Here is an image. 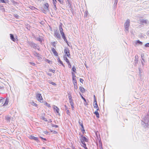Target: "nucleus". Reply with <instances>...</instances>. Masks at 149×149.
<instances>
[{"mask_svg": "<svg viewBox=\"0 0 149 149\" xmlns=\"http://www.w3.org/2000/svg\"><path fill=\"white\" fill-rule=\"evenodd\" d=\"M141 123L143 125L145 124L144 127H148L149 125V117L148 116H146L144 119L143 121H142Z\"/></svg>", "mask_w": 149, "mask_h": 149, "instance_id": "nucleus-1", "label": "nucleus"}, {"mask_svg": "<svg viewBox=\"0 0 149 149\" xmlns=\"http://www.w3.org/2000/svg\"><path fill=\"white\" fill-rule=\"evenodd\" d=\"M130 20L129 19H127L125 23V31L126 30L127 31H129V27L130 25Z\"/></svg>", "mask_w": 149, "mask_h": 149, "instance_id": "nucleus-2", "label": "nucleus"}, {"mask_svg": "<svg viewBox=\"0 0 149 149\" xmlns=\"http://www.w3.org/2000/svg\"><path fill=\"white\" fill-rule=\"evenodd\" d=\"M27 43L31 47L35 49H36V47H37V44L30 41H28Z\"/></svg>", "mask_w": 149, "mask_h": 149, "instance_id": "nucleus-3", "label": "nucleus"}, {"mask_svg": "<svg viewBox=\"0 0 149 149\" xmlns=\"http://www.w3.org/2000/svg\"><path fill=\"white\" fill-rule=\"evenodd\" d=\"M81 138L80 139V141L81 143L82 144H84L85 143V142H87L88 141V139L85 136L83 135H81Z\"/></svg>", "mask_w": 149, "mask_h": 149, "instance_id": "nucleus-4", "label": "nucleus"}, {"mask_svg": "<svg viewBox=\"0 0 149 149\" xmlns=\"http://www.w3.org/2000/svg\"><path fill=\"white\" fill-rule=\"evenodd\" d=\"M36 97L37 99L40 102H43V99L40 93H38L36 94Z\"/></svg>", "mask_w": 149, "mask_h": 149, "instance_id": "nucleus-5", "label": "nucleus"}, {"mask_svg": "<svg viewBox=\"0 0 149 149\" xmlns=\"http://www.w3.org/2000/svg\"><path fill=\"white\" fill-rule=\"evenodd\" d=\"M54 34L55 35V36L57 38L59 39L61 38V37L58 30L56 29L55 30Z\"/></svg>", "mask_w": 149, "mask_h": 149, "instance_id": "nucleus-6", "label": "nucleus"}, {"mask_svg": "<svg viewBox=\"0 0 149 149\" xmlns=\"http://www.w3.org/2000/svg\"><path fill=\"white\" fill-rule=\"evenodd\" d=\"M64 52L66 55V56L68 57L70 56V50L68 48H65L64 50Z\"/></svg>", "mask_w": 149, "mask_h": 149, "instance_id": "nucleus-7", "label": "nucleus"}, {"mask_svg": "<svg viewBox=\"0 0 149 149\" xmlns=\"http://www.w3.org/2000/svg\"><path fill=\"white\" fill-rule=\"evenodd\" d=\"M61 34L62 38L64 40L65 42L68 44V41L66 39V36L65 33L64 32L62 33H61Z\"/></svg>", "mask_w": 149, "mask_h": 149, "instance_id": "nucleus-8", "label": "nucleus"}, {"mask_svg": "<svg viewBox=\"0 0 149 149\" xmlns=\"http://www.w3.org/2000/svg\"><path fill=\"white\" fill-rule=\"evenodd\" d=\"M73 84L74 85V89H77L78 87L77 86V81L76 79H74V80H73Z\"/></svg>", "mask_w": 149, "mask_h": 149, "instance_id": "nucleus-9", "label": "nucleus"}, {"mask_svg": "<svg viewBox=\"0 0 149 149\" xmlns=\"http://www.w3.org/2000/svg\"><path fill=\"white\" fill-rule=\"evenodd\" d=\"M30 139H33L35 141H36L37 142H38L39 140L38 139V138L33 136L31 135L30 136Z\"/></svg>", "mask_w": 149, "mask_h": 149, "instance_id": "nucleus-10", "label": "nucleus"}, {"mask_svg": "<svg viewBox=\"0 0 149 149\" xmlns=\"http://www.w3.org/2000/svg\"><path fill=\"white\" fill-rule=\"evenodd\" d=\"M33 54L35 56L38 57L39 59L40 58H41L40 57V54L39 53L37 52H33Z\"/></svg>", "mask_w": 149, "mask_h": 149, "instance_id": "nucleus-11", "label": "nucleus"}, {"mask_svg": "<svg viewBox=\"0 0 149 149\" xmlns=\"http://www.w3.org/2000/svg\"><path fill=\"white\" fill-rule=\"evenodd\" d=\"M79 125L81 126V128L82 129V130H81V131L83 132V133H84L83 132H85V130H84V126H83V124L82 123V121H79Z\"/></svg>", "mask_w": 149, "mask_h": 149, "instance_id": "nucleus-12", "label": "nucleus"}, {"mask_svg": "<svg viewBox=\"0 0 149 149\" xmlns=\"http://www.w3.org/2000/svg\"><path fill=\"white\" fill-rule=\"evenodd\" d=\"M51 50L52 52L55 56H58V54L54 48H51Z\"/></svg>", "mask_w": 149, "mask_h": 149, "instance_id": "nucleus-13", "label": "nucleus"}, {"mask_svg": "<svg viewBox=\"0 0 149 149\" xmlns=\"http://www.w3.org/2000/svg\"><path fill=\"white\" fill-rule=\"evenodd\" d=\"M54 109L55 111L59 115V108L57 106H54Z\"/></svg>", "mask_w": 149, "mask_h": 149, "instance_id": "nucleus-14", "label": "nucleus"}, {"mask_svg": "<svg viewBox=\"0 0 149 149\" xmlns=\"http://www.w3.org/2000/svg\"><path fill=\"white\" fill-rule=\"evenodd\" d=\"M62 24H61L59 25V29L60 32V33H62L63 32V29L62 28Z\"/></svg>", "mask_w": 149, "mask_h": 149, "instance_id": "nucleus-15", "label": "nucleus"}, {"mask_svg": "<svg viewBox=\"0 0 149 149\" xmlns=\"http://www.w3.org/2000/svg\"><path fill=\"white\" fill-rule=\"evenodd\" d=\"M79 94L81 96V98L84 100V104H85V105L86 106L87 105L88 103H87V102H86V99L84 97H83L81 95V93H79Z\"/></svg>", "mask_w": 149, "mask_h": 149, "instance_id": "nucleus-16", "label": "nucleus"}, {"mask_svg": "<svg viewBox=\"0 0 149 149\" xmlns=\"http://www.w3.org/2000/svg\"><path fill=\"white\" fill-rule=\"evenodd\" d=\"M44 8L46 10H49V5L47 3H46L44 4Z\"/></svg>", "mask_w": 149, "mask_h": 149, "instance_id": "nucleus-17", "label": "nucleus"}, {"mask_svg": "<svg viewBox=\"0 0 149 149\" xmlns=\"http://www.w3.org/2000/svg\"><path fill=\"white\" fill-rule=\"evenodd\" d=\"M93 106L94 108H96L98 107V106L96 100L94 101Z\"/></svg>", "mask_w": 149, "mask_h": 149, "instance_id": "nucleus-18", "label": "nucleus"}, {"mask_svg": "<svg viewBox=\"0 0 149 149\" xmlns=\"http://www.w3.org/2000/svg\"><path fill=\"white\" fill-rule=\"evenodd\" d=\"M10 39L13 41L15 42V39L14 38V35L12 34H10Z\"/></svg>", "mask_w": 149, "mask_h": 149, "instance_id": "nucleus-19", "label": "nucleus"}, {"mask_svg": "<svg viewBox=\"0 0 149 149\" xmlns=\"http://www.w3.org/2000/svg\"><path fill=\"white\" fill-rule=\"evenodd\" d=\"M63 58L64 60L66 61V62L68 63H69L70 61L66 57V55H65L63 56Z\"/></svg>", "mask_w": 149, "mask_h": 149, "instance_id": "nucleus-20", "label": "nucleus"}, {"mask_svg": "<svg viewBox=\"0 0 149 149\" xmlns=\"http://www.w3.org/2000/svg\"><path fill=\"white\" fill-rule=\"evenodd\" d=\"M57 60L58 62L61 64L64 67H65V65L63 64L62 61L59 58H58Z\"/></svg>", "mask_w": 149, "mask_h": 149, "instance_id": "nucleus-21", "label": "nucleus"}, {"mask_svg": "<svg viewBox=\"0 0 149 149\" xmlns=\"http://www.w3.org/2000/svg\"><path fill=\"white\" fill-rule=\"evenodd\" d=\"M36 39L41 43L42 42V40L40 38V36H39L38 37L36 38Z\"/></svg>", "mask_w": 149, "mask_h": 149, "instance_id": "nucleus-22", "label": "nucleus"}, {"mask_svg": "<svg viewBox=\"0 0 149 149\" xmlns=\"http://www.w3.org/2000/svg\"><path fill=\"white\" fill-rule=\"evenodd\" d=\"M80 90L82 93H84L85 91V89L82 86L79 87Z\"/></svg>", "mask_w": 149, "mask_h": 149, "instance_id": "nucleus-23", "label": "nucleus"}, {"mask_svg": "<svg viewBox=\"0 0 149 149\" xmlns=\"http://www.w3.org/2000/svg\"><path fill=\"white\" fill-rule=\"evenodd\" d=\"M94 113L96 115V117L99 118L100 115L99 112L97 111H96Z\"/></svg>", "mask_w": 149, "mask_h": 149, "instance_id": "nucleus-24", "label": "nucleus"}, {"mask_svg": "<svg viewBox=\"0 0 149 149\" xmlns=\"http://www.w3.org/2000/svg\"><path fill=\"white\" fill-rule=\"evenodd\" d=\"M10 117L8 115L6 117V120L8 121L9 122L10 120Z\"/></svg>", "mask_w": 149, "mask_h": 149, "instance_id": "nucleus-25", "label": "nucleus"}, {"mask_svg": "<svg viewBox=\"0 0 149 149\" xmlns=\"http://www.w3.org/2000/svg\"><path fill=\"white\" fill-rule=\"evenodd\" d=\"M99 147L100 148V149H103L102 147V144L101 142V141H99Z\"/></svg>", "mask_w": 149, "mask_h": 149, "instance_id": "nucleus-26", "label": "nucleus"}, {"mask_svg": "<svg viewBox=\"0 0 149 149\" xmlns=\"http://www.w3.org/2000/svg\"><path fill=\"white\" fill-rule=\"evenodd\" d=\"M68 98L70 101V103L71 102H73L72 101V97L71 95H70L69 96Z\"/></svg>", "mask_w": 149, "mask_h": 149, "instance_id": "nucleus-27", "label": "nucleus"}, {"mask_svg": "<svg viewBox=\"0 0 149 149\" xmlns=\"http://www.w3.org/2000/svg\"><path fill=\"white\" fill-rule=\"evenodd\" d=\"M147 20H142L140 21V22L141 24H143V23H145L146 24H147Z\"/></svg>", "mask_w": 149, "mask_h": 149, "instance_id": "nucleus-28", "label": "nucleus"}, {"mask_svg": "<svg viewBox=\"0 0 149 149\" xmlns=\"http://www.w3.org/2000/svg\"><path fill=\"white\" fill-rule=\"evenodd\" d=\"M72 70V71L74 72L75 73H76V70L75 66H73Z\"/></svg>", "mask_w": 149, "mask_h": 149, "instance_id": "nucleus-29", "label": "nucleus"}, {"mask_svg": "<svg viewBox=\"0 0 149 149\" xmlns=\"http://www.w3.org/2000/svg\"><path fill=\"white\" fill-rule=\"evenodd\" d=\"M8 100L7 99H6V100L5 99V103L3 104V105H4V106L6 105H7L8 104Z\"/></svg>", "mask_w": 149, "mask_h": 149, "instance_id": "nucleus-30", "label": "nucleus"}, {"mask_svg": "<svg viewBox=\"0 0 149 149\" xmlns=\"http://www.w3.org/2000/svg\"><path fill=\"white\" fill-rule=\"evenodd\" d=\"M136 44H139L140 45H142L143 44V42L139 40H137L136 41Z\"/></svg>", "mask_w": 149, "mask_h": 149, "instance_id": "nucleus-31", "label": "nucleus"}, {"mask_svg": "<svg viewBox=\"0 0 149 149\" xmlns=\"http://www.w3.org/2000/svg\"><path fill=\"white\" fill-rule=\"evenodd\" d=\"M5 99L4 98L1 99L0 100V103H1L2 104L4 101H5Z\"/></svg>", "mask_w": 149, "mask_h": 149, "instance_id": "nucleus-32", "label": "nucleus"}, {"mask_svg": "<svg viewBox=\"0 0 149 149\" xmlns=\"http://www.w3.org/2000/svg\"><path fill=\"white\" fill-rule=\"evenodd\" d=\"M72 80H74V79H76L75 77H76V76L75 75V74L74 73L72 72Z\"/></svg>", "mask_w": 149, "mask_h": 149, "instance_id": "nucleus-33", "label": "nucleus"}, {"mask_svg": "<svg viewBox=\"0 0 149 149\" xmlns=\"http://www.w3.org/2000/svg\"><path fill=\"white\" fill-rule=\"evenodd\" d=\"M11 1L15 5L17 4L18 3L17 2L13 0H12V1Z\"/></svg>", "mask_w": 149, "mask_h": 149, "instance_id": "nucleus-34", "label": "nucleus"}, {"mask_svg": "<svg viewBox=\"0 0 149 149\" xmlns=\"http://www.w3.org/2000/svg\"><path fill=\"white\" fill-rule=\"evenodd\" d=\"M14 16L16 19L18 18L19 17V15L16 14H14Z\"/></svg>", "mask_w": 149, "mask_h": 149, "instance_id": "nucleus-35", "label": "nucleus"}, {"mask_svg": "<svg viewBox=\"0 0 149 149\" xmlns=\"http://www.w3.org/2000/svg\"><path fill=\"white\" fill-rule=\"evenodd\" d=\"M66 112L68 115H70V112L68 109H67V110L66 111Z\"/></svg>", "mask_w": 149, "mask_h": 149, "instance_id": "nucleus-36", "label": "nucleus"}, {"mask_svg": "<svg viewBox=\"0 0 149 149\" xmlns=\"http://www.w3.org/2000/svg\"><path fill=\"white\" fill-rule=\"evenodd\" d=\"M42 120H43L45 121H46V122L47 121V119L44 116L42 117Z\"/></svg>", "mask_w": 149, "mask_h": 149, "instance_id": "nucleus-37", "label": "nucleus"}, {"mask_svg": "<svg viewBox=\"0 0 149 149\" xmlns=\"http://www.w3.org/2000/svg\"><path fill=\"white\" fill-rule=\"evenodd\" d=\"M58 1H59V2L61 4H63L64 2L63 1V0H58Z\"/></svg>", "mask_w": 149, "mask_h": 149, "instance_id": "nucleus-38", "label": "nucleus"}, {"mask_svg": "<svg viewBox=\"0 0 149 149\" xmlns=\"http://www.w3.org/2000/svg\"><path fill=\"white\" fill-rule=\"evenodd\" d=\"M83 145V147L85 149H88L86 146V144L85 143H84V144H82Z\"/></svg>", "mask_w": 149, "mask_h": 149, "instance_id": "nucleus-39", "label": "nucleus"}, {"mask_svg": "<svg viewBox=\"0 0 149 149\" xmlns=\"http://www.w3.org/2000/svg\"><path fill=\"white\" fill-rule=\"evenodd\" d=\"M49 83L54 86H55L56 85V84L55 83L53 82L50 81Z\"/></svg>", "mask_w": 149, "mask_h": 149, "instance_id": "nucleus-40", "label": "nucleus"}, {"mask_svg": "<svg viewBox=\"0 0 149 149\" xmlns=\"http://www.w3.org/2000/svg\"><path fill=\"white\" fill-rule=\"evenodd\" d=\"M52 126L53 127H56V128H57V127H58V126L57 125H54L53 124H52Z\"/></svg>", "mask_w": 149, "mask_h": 149, "instance_id": "nucleus-41", "label": "nucleus"}, {"mask_svg": "<svg viewBox=\"0 0 149 149\" xmlns=\"http://www.w3.org/2000/svg\"><path fill=\"white\" fill-rule=\"evenodd\" d=\"M29 8L32 10H34L36 9V8L33 6H30Z\"/></svg>", "mask_w": 149, "mask_h": 149, "instance_id": "nucleus-42", "label": "nucleus"}, {"mask_svg": "<svg viewBox=\"0 0 149 149\" xmlns=\"http://www.w3.org/2000/svg\"><path fill=\"white\" fill-rule=\"evenodd\" d=\"M49 72H52L53 73H54L55 72V70H53L51 69H49Z\"/></svg>", "mask_w": 149, "mask_h": 149, "instance_id": "nucleus-43", "label": "nucleus"}, {"mask_svg": "<svg viewBox=\"0 0 149 149\" xmlns=\"http://www.w3.org/2000/svg\"><path fill=\"white\" fill-rule=\"evenodd\" d=\"M0 3H6V2L5 0H0Z\"/></svg>", "mask_w": 149, "mask_h": 149, "instance_id": "nucleus-44", "label": "nucleus"}, {"mask_svg": "<svg viewBox=\"0 0 149 149\" xmlns=\"http://www.w3.org/2000/svg\"><path fill=\"white\" fill-rule=\"evenodd\" d=\"M145 46L146 47H149V43H146L145 45Z\"/></svg>", "mask_w": 149, "mask_h": 149, "instance_id": "nucleus-45", "label": "nucleus"}, {"mask_svg": "<svg viewBox=\"0 0 149 149\" xmlns=\"http://www.w3.org/2000/svg\"><path fill=\"white\" fill-rule=\"evenodd\" d=\"M45 105H46L47 106V107H50V104H48L47 102H46L45 103Z\"/></svg>", "mask_w": 149, "mask_h": 149, "instance_id": "nucleus-46", "label": "nucleus"}, {"mask_svg": "<svg viewBox=\"0 0 149 149\" xmlns=\"http://www.w3.org/2000/svg\"><path fill=\"white\" fill-rule=\"evenodd\" d=\"M32 105L35 106H36L37 105V104L34 102H32Z\"/></svg>", "mask_w": 149, "mask_h": 149, "instance_id": "nucleus-47", "label": "nucleus"}, {"mask_svg": "<svg viewBox=\"0 0 149 149\" xmlns=\"http://www.w3.org/2000/svg\"><path fill=\"white\" fill-rule=\"evenodd\" d=\"M52 45L54 47H55V42H53L52 43Z\"/></svg>", "mask_w": 149, "mask_h": 149, "instance_id": "nucleus-48", "label": "nucleus"}, {"mask_svg": "<svg viewBox=\"0 0 149 149\" xmlns=\"http://www.w3.org/2000/svg\"><path fill=\"white\" fill-rule=\"evenodd\" d=\"M68 68H71L72 67V65H71L70 62L69 63H68Z\"/></svg>", "mask_w": 149, "mask_h": 149, "instance_id": "nucleus-49", "label": "nucleus"}, {"mask_svg": "<svg viewBox=\"0 0 149 149\" xmlns=\"http://www.w3.org/2000/svg\"><path fill=\"white\" fill-rule=\"evenodd\" d=\"M79 81H80V82H81V83L83 84V82L84 81L83 79H82L81 78H80L79 79Z\"/></svg>", "mask_w": 149, "mask_h": 149, "instance_id": "nucleus-50", "label": "nucleus"}, {"mask_svg": "<svg viewBox=\"0 0 149 149\" xmlns=\"http://www.w3.org/2000/svg\"><path fill=\"white\" fill-rule=\"evenodd\" d=\"M51 132H53L54 134H56L57 133L56 131H55V130H51Z\"/></svg>", "mask_w": 149, "mask_h": 149, "instance_id": "nucleus-51", "label": "nucleus"}, {"mask_svg": "<svg viewBox=\"0 0 149 149\" xmlns=\"http://www.w3.org/2000/svg\"><path fill=\"white\" fill-rule=\"evenodd\" d=\"M53 4H56V3L57 2V1L56 0H54V1H53Z\"/></svg>", "mask_w": 149, "mask_h": 149, "instance_id": "nucleus-52", "label": "nucleus"}, {"mask_svg": "<svg viewBox=\"0 0 149 149\" xmlns=\"http://www.w3.org/2000/svg\"><path fill=\"white\" fill-rule=\"evenodd\" d=\"M54 5V9L55 10H56L57 8L56 7V4H53Z\"/></svg>", "mask_w": 149, "mask_h": 149, "instance_id": "nucleus-53", "label": "nucleus"}, {"mask_svg": "<svg viewBox=\"0 0 149 149\" xmlns=\"http://www.w3.org/2000/svg\"><path fill=\"white\" fill-rule=\"evenodd\" d=\"M40 137V138L41 139H42L43 140L45 141H47V139H45V138H42V137Z\"/></svg>", "mask_w": 149, "mask_h": 149, "instance_id": "nucleus-54", "label": "nucleus"}, {"mask_svg": "<svg viewBox=\"0 0 149 149\" xmlns=\"http://www.w3.org/2000/svg\"><path fill=\"white\" fill-rule=\"evenodd\" d=\"M88 13V11H86L85 12V16H86V17L87 14Z\"/></svg>", "mask_w": 149, "mask_h": 149, "instance_id": "nucleus-55", "label": "nucleus"}, {"mask_svg": "<svg viewBox=\"0 0 149 149\" xmlns=\"http://www.w3.org/2000/svg\"><path fill=\"white\" fill-rule=\"evenodd\" d=\"M144 54H142L141 56V59L143 58Z\"/></svg>", "mask_w": 149, "mask_h": 149, "instance_id": "nucleus-56", "label": "nucleus"}, {"mask_svg": "<svg viewBox=\"0 0 149 149\" xmlns=\"http://www.w3.org/2000/svg\"><path fill=\"white\" fill-rule=\"evenodd\" d=\"M30 63L32 65H33V66H34L35 65V63H31V62H30Z\"/></svg>", "mask_w": 149, "mask_h": 149, "instance_id": "nucleus-57", "label": "nucleus"}, {"mask_svg": "<svg viewBox=\"0 0 149 149\" xmlns=\"http://www.w3.org/2000/svg\"><path fill=\"white\" fill-rule=\"evenodd\" d=\"M70 103L71 106H73L74 105L73 102H71Z\"/></svg>", "mask_w": 149, "mask_h": 149, "instance_id": "nucleus-58", "label": "nucleus"}, {"mask_svg": "<svg viewBox=\"0 0 149 149\" xmlns=\"http://www.w3.org/2000/svg\"><path fill=\"white\" fill-rule=\"evenodd\" d=\"M65 109L66 110H67V109H68L67 107L66 106H65Z\"/></svg>", "mask_w": 149, "mask_h": 149, "instance_id": "nucleus-59", "label": "nucleus"}, {"mask_svg": "<svg viewBox=\"0 0 149 149\" xmlns=\"http://www.w3.org/2000/svg\"><path fill=\"white\" fill-rule=\"evenodd\" d=\"M47 74L48 75H49V76H52V74H50V73H47Z\"/></svg>", "mask_w": 149, "mask_h": 149, "instance_id": "nucleus-60", "label": "nucleus"}, {"mask_svg": "<svg viewBox=\"0 0 149 149\" xmlns=\"http://www.w3.org/2000/svg\"><path fill=\"white\" fill-rule=\"evenodd\" d=\"M146 116H148L149 117V109L148 111V112L147 114V115Z\"/></svg>", "mask_w": 149, "mask_h": 149, "instance_id": "nucleus-61", "label": "nucleus"}, {"mask_svg": "<svg viewBox=\"0 0 149 149\" xmlns=\"http://www.w3.org/2000/svg\"><path fill=\"white\" fill-rule=\"evenodd\" d=\"M46 10L45 9H43V12L44 13H45V12H46Z\"/></svg>", "mask_w": 149, "mask_h": 149, "instance_id": "nucleus-62", "label": "nucleus"}, {"mask_svg": "<svg viewBox=\"0 0 149 149\" xmlns=\"http://www.w3.org/2000/svg\"><path fill=\"white\" fill-rule=\"evenodd\" d=\"M47 61L48 63L50 64L52 62V61H51L50 60H47Z\"/></svg>", "mask_w": 149, "mask_h": 149, "instance_id": "nucleus-63", "label": "nucleus"}, {"mask_svg": "<svg viewBox=\"0 0 149 149\" xmlns=\"http://www.w3.org/2000/svg\"><path fill=\"white\" fill-rule=\"evenodd\" d=\"M4 88V87L3 86H0V89H3Z\"/></svg>", "mask_w": 149, "mask_h": 149, "instance_id": "nucleus-64", "label": "nucleus"}]
</instances>
